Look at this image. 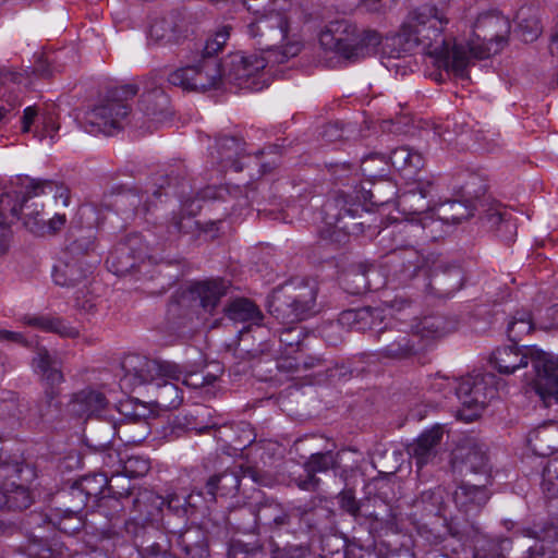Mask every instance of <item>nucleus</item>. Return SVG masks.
I'll return each instance as SVG.
<instances>
[{
    "instance_id": "nucleus-51",
    "label": "nucleus",
    "mask_w": 558,
    "mask_h": 558,
    "mask_svg": "<svg viewBox=\"0 0 558 558\" xmlns=\"http://www.w3.org/2000/svg\"><path fill=\"white\" fill-rule=\"evenodd\" d=\"M134 492L130 487L122 490L108 492L107 495L101 496L99 504L96 506L99 511L106 517L112 519L119 513L123 512L126 505H132V497Z\"/></svg>"
},
{
    "instance_id": "nucleus-5",
    "label": "nucleus",
    "mask_w": 558,
    "mask_h": 558,
    "mask_svg": "<svg viewBox=\"0 0 558 558\" xmlns=\"http://www.w3.org/2000/svg\"><path fill=\"white\" fill-rule=\"evenodd\" d=\"M145 259L156 263L159 266V272H162V267H177V272L172 276L173 281L183 275L182 258H169L159 254L158 248L149 247L138 233H131L117 243L107 257L106 265L109 271L122 277L142 272Z\"/></svg>"
},
{
    "instance_id": "nucleus-32",
    "label": "nucleus",
    "mask_w": 558,
    "mask_h": 558,
    "mask_svg": "<svg viewBox=\"0 0 558 558\" xmlns=\"http://www.w3.org/2000/svg\"><path fill=\"white\" fill-rule=\"evenodd\" d=\"M385 318L379 307L364 306L344 310L339 314L338 323L344 328L356 331H366L378 328Z\"/></svg>"
},
{
    "instance_id": "nucleus-27",
    "label": "nucleus",
    "mask_w": 558,
    "mask_h": 558,
    "mask_svg": "<svg viewBox=\"0 0 558 558\" xmlns=\"http://www.w3.org/2000/svg\"><path fill=\"white\" fill-rule=\"evenodd\" d=\"M110 408L105 393L92 387L73 393L66 405L68 413L77 418H101Z\"/></svg>"
},
{
    "instance_id": "nucleus-55",
    "label": "nucleus",
    "mask_w": 558,
    "mask_h": 558,
    "mask_svg": "<svg viewBox=\"0 0 558 558\" xmlns=\"http://www.w3.org/2000/svg\"><path fill=\"white\" fill-rule=\"evenodd\" d=\"M518 28L525 43L534 41L542 33L539 19L531 8H522L517 14Z\"/></svg>"
},
{
    "instance_id": "nucleus-35",
    "label": "nucleus",
    "mask_w": 558,
    "mask_h": 558,
    "mask_svg": "<svg viewBox=\"0 0 558 558\" xmlns=\"http://www.w3.org/2000/svg\"><path fill=\"white\" fill-rule=\"evenodd\" d=\"M245 143L235 136L223 135L216 142V150L218 156L214 157L222 169H231L240 172L244 168Z\"/></svg>"
},
{
    "instance_id": "nucleus-26",
    "label": "nucleus",
    "mask_w": 558,
    "mask_h": 558,
    "mask_svg": "<svg viewBox=\"0 0 558 558\" xmlns=\"http://www.w3.org/2000/svg\"><path fill=\"white\" fill-rule=\"evenodd\" d=\"M482 221L489 230L495 231L502 241L510 243L514 240L517 226L511 220V215L497 201L484 198L480 207H475Z\"/></svg>"
},
{
    "instance_id": "nucleus-34",
    "label": "nucleus",
    "mask_w": 558,
    "mask_h": 558,
    "mask_svg": "<svg viewBox=\"0 0 558 558\" xmlns=\"http://www.w3.org/2000/svg\"><path fill=\"white\" fill-rule=\"evenodd\" d=\"M442 427L439 424L424 432L415 442L408 447V452L415 461L417 470L433 461L437 453V446L442 437Z\"/></svg>"
},
{
    "instance_id": "nucleus-23",
    "label": "nucleus",
    "mask_w": 558,
    "mask_h": 558,
    "mask_svg": "<svg viewBox=\"0 0 558 558\" xmlns=\"http://www.w3.org/2000/svg\"><path fill=\"white\" fill-rule=\"evenodd\" d=\"M242 476H250L255 480V471L251 466L235 465L211 475L205 484L204 499L215 504L218 497L236 496Z\"/></svg>"
},
{
    "instance_id": "nucleus-62",
    "label": "nucleus",
    "mask_w": 558,
    "mask_h": 558,
    "mask_svg": "<svg viewBox=\"0 0 558 558\" xmlns=\"http://www.w3.org/2000/svg\"><path fill=\"white\" fill-rule=\"evenodd\" d=\"M172 378H163L157 387L160 389L159 399L160 404L165 408H178L182 401L183 396L181 389L171 383Z\"/></svg>"
},
{
    "instance_id": "nucleus-4",
    "label": "nucleus",
    "mask_w": 558,
    "mask_h": 558,
    "mask_svg": "<svg viewBox=\"0 0 558 558\" xmlns=\"http://www.w3.org/2000/svg\"><path fill=\"white\" fill-rule=\"evenodd\" d=\"M318 283L312 278L294 279L274 289L268 313L282 324H294L314 315Z\"/></svg>"
},
{
    "instance_id": "nucleus-17",
    "label": "nucleus",
    "mask_w": 558,
    "mask_h": 558,
    "mask_svg": "<svg viewBox=\"0 0 558 558\" xmlns=\"http://www.w3.org/2000/svg\"><path fill=\"white\" fill-rule=\"evenodd\" d=\"M451 463L461 475H477L481 481L492 484V464L484 444L475 439L463 441L453 450Z\"/></svg>"
},
{
    "instance_id": "nucleus-54",
    "label": "nucleus",
    "mask_w": 558,
    "mask_h": 558,
    "mask_svg": "<svg viewBox=\"0 0 558 558\" xmlns=\"http://www.w3.org/2000/svg\"><path fill=\"white\" fill-rule=\"evenodd\" d=\"M535 327L531 312L526 310L515 311L511 316L508 326L507 335L509 340L518 345L524 336H527Z\"/></svg>"
},
{
    "instance_id": "nucleus-43",
    "label": "nucleus",
    "mask_w": 558,
    "mask_h": 558,
    "mask_svg": "<svg viewBox=\"0 0 558 558\" xmlns=\"http://www.w3.org/2000/svg\"><path fill=\"white\" fill-rule=\"evenodd\" d=\"M114 473H119V470L112 472L111 480H108L107 473H95L81 477L76 483L80 489L83 490L88 501H93L94 506L99 504L101 496H105V492H111L113 489L112 481L116 478ZM119 480V476H117Z\"/></svg>"
},
{
    "instance_id": "nucleus-46",
    "label": "nucleus",
    "mask_w": 558,
    "mask_h": 558,
    "mask_svg": "<svg viewBox=\"0 0 558 558\" xmlns=\"http://www.w3.org/2000/svg\"><path fill=\"white\" fill-rule=\"evenodd\" d=\"M32 502L31 494L24 486L15 482L0 484V510H24Z\"/></svg>"
},
{
    "instance_id": "nucleus-29",
    "label": "nucleus",
    "mask_w": 558,
    "mask_h": 558,
    "mask_svg": "<svg viewBox=\"0 0 558 558\" xmlns=\"http://www.w3.org/2000/svg\"><path fill=\"white\" fill-rule=\"evenodd\" d=\"M488 485L485 481L480 484L461 482L453 494L456 506L468 515L480 513L490 498Z\"/></svg>"
},
{
    "instance_id": "nucleus-20",
    "label": "nucleus",
    "mask_w": 558,
    "mask_h": 558,
    "mask_svg": "<svg viewBox=\"0 0 558 558\" xmlns=\"http://www.w3.org/2000/svg\"><path fill=\"white\" fill-rule=\"evenodd\" d=\"M161 81L162 78L157 80L155 76L146 78L138 100V110L148 122L157 124L167 121L172 114L170 99L161 88Z\"/></svg>"
},
{
    "instance_id": "nucleus-6",
    "label": "nucleus",
    "mask_w": 558,
    "mask_h": 558,
    "mask_svg": "<svg viewBox=\"0 0 558 558\" xmlns=\"http://www.w3.org/2000/svg\"><path fill=\"white\" fill-rule=\"evenodd\" d=\"M326 50H333L344 59L355 61L376 51L381 36L374 29H359L348 20L332 21L319 35Z\"/></svg>"
},
{
    "instance_id": "nucleus-58",
    "label": "nucleus",
    "mask_w": 558,
    "mask_h": 558,
    "mask_svg": "<svg viewBox=\"0 0 558 558\" xmlns=\"http://www.w3.org/2000/svg\"><path fill=\"white\" fill-rule=\"evenodd\" d=\"M448 332L445 317L430 315L423 317L416 325L417 338H440Z\"/></svg>"
},
{
    "instance_id": "nucleus-38",
    "label": "nucleus",
    "mask_w": 558,
    "mask_h": 558,
    "mask_svg": "<svg viewBox=\"0 0 558 558\" xmlns=\"http://www.w3.org/2000/svg\"><path fill=\"white\" fill-rule=\"evenodd\" d=\"M177 544L187 558H209L206 533L199 526H191L177 535Z\"/></svg>"
},
{
    "instance_id": "nucleus-44",
    "label": "nucleus",
    "mask_w": 558,
    "mask_h": 558,
    "mask_svg": "<svg viewBox=\"0 0 558 558\" xmlns=\"http://www.w3.org/2000/svg\"><path fill=\"white\" fill-rule=\"evenodd\" d=\"M512 542L508 537H492L476 532L474 539L475 558H502L505 553L511 548Z\"/></svg>"
},
{
    "instance_id": "nucleus-10",
    "label": "nucleus",
    "mask_w": 558,
    "mask_h": 558,
    "mask_svg": "<svg viewBox=\"0 0 558 558\" xmlns=\"http://www.w3.org/2000/svg\"><path fill=\"white\" fill-rule=\"evenodd\" d=\"M364 211L367 209L344 193L333 195L322 206L323 219L329 228H332L325 232L329 233L331 239L336 235L338 242L350 235L362 234L365 227L362 220Z\"/></svg>"
},
{
    "instance_id": "nucleus-45",
    "label": "nucleus",
    "mask_w": 558,
    "mask_h": 558,
    "mask_svg": "<svg viewBox=\"0 0 558 558\" xmlns=\"http://www.w3.org/2000/svg\"><path fill=\"white\" fill-rule=\"evenodd\" d=\"M34 364L51 387L63 381L62 362L56 352H50L46 348H38Z\"/></svg>"
},
{
    "instance_id": "nucleus-50",
    "label": "nucleus",
    "mask_w": 558,
    "mask_h": 558,
    "mask_svg": "<svg viewBox=\"0 0 558 558\" xmlns=\"http://www.w3.org/2000/svg\"><path fill=\"white\" fill-rule=\"evenodd\" d=\"M433 183L430 181L418 180L414 186L408 190L401 196V204L409 207L412 214L424 213L429 207V202L426 199L430 196Z\"/></svg>"
},
{
    "instance_id": "nucleus-16",
    "label": "nucleus",
    "mask_w": 558,
    "mask_h": 558,
    "mask_svg": "<svg viewBox=\"0 0 558 558\" xmlns=\"http://www.w3.org/2000/svg\"><path fill=\"white\" fill-rule=\"evenodd\" d=\"M427 264V255L410 246L390 251L384 256L380 268L386 272L388 280L407 284L420 272L425 275Z\"/></svg>"
},
{
    "instance_id": "nucleus-24",
    "label": "nucleus",
    "mask_w": 558,
    "mask_h": 558,
    "mask_svg": "<svg viewBox=\"0 0 558 558\" xmlns=\"http://www.w3.org/2000/svg\"><path fill=\"white\" fill-rule=\"evenodd\" d=\"M125 531L132 536L142 558H153L170 548L167 535L153 524H140L135 520L125 522Z\"/></svg>"
},
{
    "instance_id": "nucleus-64",
    "label": "nucleus",
    "mask_w": 558,
    "mask_h": 558,
    "mask_svg": "<svg viewBox=\"0 0 558 558\" xmlns=\"http://www.w3.org/2000/svg\"><path fill=\"white\" fill-rule=\"evenodd\" d=\"M303 340V328L299 326L286 327L279 332V341L288 354L301 350Z\"/></svg>"
},
{
    "instance_id": "nucleus-57",
    "label": "nucleus",
    "mask_w": 558,
    "mask_h": 558,
    "mask_svg": "<svg viewBox=\"0 0 558 558\" xmlns=\"http://www.w3.org/2000/svg\"><path fill=\"white\" fill-rule=\"evenodd\" d=\"M60 496L65 502L64 513L80 514L89 502L76 481L63 488Z\"/></svg>"
},
{
    "instance_id": "nucleus-25",
    "label": "nucleus",
    "mask_w": 558,
    "mask_h": 558,
    "mask_svg": "<svg viewBox=\"0 0 558 558\" xmlns=\"http://www.w3.org/2000/svg\"><path fill=\"white\" fill-rule=\"evenodd\" d=\"M534 387L543 400L554 398L558 402V359L541 350H534Z\"/></svg>"
},
{
    "instance_id": "nucleus-33",
    "label": "nucleus",
    "mask_w": 558,
    "mask_h": 558,
    "mask_svg": "<svg viewBox=\"0 0 558 558\" xmlns=\"http://www.w3.org/2000/svg\"><path fill=\"white\" fill-rule=\"evenodd\" d=\"M93 263L63 256L59 265L54 266L52 277L61 287H76L93 272Z\"/></svg>"
},
{
    "instance_id": "nucleus-37",
    "label": "nucleus",
    "mask_w": 558,
    "mask_h": 558,
    "mask_svg": "<svg viewBox=\"0 0 558 558\" xmlns=\"http://www.w3.org/2000/svg\"><path fill=\"white\" fill-rule=\"evenodd\" d=\"M227 318L234 323H247L248 326L243 330H250L252 326L260 328V322L264 315L258 306L247 298L231 299L222 308Z\"/></svg>"
},
{
    "instance_id": "nucleus-15",
    "label": "nucleus",
    "mask_w": 558,
    "mask_h": 558,
    "mask_svg": "<svg viewBox=\"0 0 558 558\" xmlns=\"http://www.w3.org/2000/svg\"><path fill=\"white\" fill-rule=\"evenodd\" d=\"M123 377L120 380L122 388L133 389L134 387L155 384L160 385L163 378L179 379L181 372L177 364L148 359L141 354H128L121 361Z\"/></svg>"
},
{
    "instance_id": "nucleus-53",
    "label": "nucleus",
    "mask_w": 558,
    "mask_h": 558,
    "mask_svg": "<svg viewBox=\"0 0 558 558\" xmlns=\"http://www.w3.org/2000/svg\"><path fill=\"white\" fill-rule=\"evenodd\" d=\"M360 171L366 181L387 178L390 172L389 161L385 155L372 153L361 159Z\"/></svg>"
},
{
    "instance_id": "nucleus-22",
    "label": "nucleus",
    "mask_w": 558,
    "mask_h": 558,
    "mask_svg": "<svg viewBox=\"0 0 558 558\" xmlns=\"http://www.w3.org/2000/svg\"><path fill=\"white\" fill-rule=\"evenodd\" d=\"M155 184L157 187L154 190L153 195L156 197L173 195L181 201L183 207L187 205L192 207L195 203L193 198L194 190L187 178V170L182 163L170 166Z\"/></svg>"
},
{
    "instance_id": "nucleus-39",
    "label": "nucleus",
    "mask_w": 558,
    "mask_h": 558,
    "mask_svg": "<svg viewBox=\"0 0 558 558\" xmlns=\"http://www.w3.org/2000/svg\"><path fill=\"white\" fill-rule=\"evenodd\" d=\"M362 186V198L372 206L380 207L391 203L397 196V184L387 178L366 181Z\"/></svg>"
},
{
    "instance_id": "nucleus-40",
    "label": "nucleus",
    "mask_w": 558,
    "mask_h": 558,
    "mask_svg": "<svg viewBox=\"0 0 558 558\" xmlns=\"http://www.w3.org/2000/svg\"><path fill=\"white\" fill-rule=\"evenodd\" d=\"M389 166L408 178H412L418 173L424 167L425 159L417 150L411 149L408 146H400L391 150L389 158Z\"/></svg>"
},
{
    "instance_id": "nucleus-8",
    "label": "nucleus",
    "mask_w": 558,
    "mask_h": 558,
    "mask_svg": "<svg viewBox=\"0 0 558 558\" xmlns=\"http://www.w3.org/2000/svg\"><path fill=\"white\" fill-rule=\"evenodd\" d=\"M138 92L134 84H126L108 89L104 99L89 109L85 114L86 126L92 129L88 132H101L111 134L123 128L131 112L129 100Z\"/></svg>"
},
{
    "instance_id": "nucleus-7",
    "label": "nucleus",
    "mask_w": 558,
    "mask_h": 558,
    "mask_svg": "<svg viewBox=\"0 0 558 558\" xmlns=\"http://www.w3.org/2000/svg\"><path fill=\"white\" fill-rule=\"evenodd\" d=\"M231 287V282L223 278L195 281L171 296L168 314L185 317L191 313H198L199 310L213 314L220 300L229 294Z\"/></svg>"
},
{
    "instance_id": "nucleus-48",
    "label": "nucleus",
    "mask_w": 558,
    "mask_h": 558,
    "mask_svg": "<svg viewBox=\"0 0 558 558\" xmlns=\"http://www.w3.org/2000/svg\"><path fill=\"white\" fill-rule=\"evenodd\" d=\"M118 462L122 465V471L128 477H143L150 470V461L141 456H130L125 460L119 458L114 451H110L104 457V464L112 468Z\"/></svg>"
},
{
    "instance_id": "nucleus-13",
    "label": "nucleus",
    "mask_w": 558,
    "mask_h": 558,
    "mask_svg": "<svg viewBox=\"0 0 558 558\" xmlns=\"http://www.w3.org/2000/svg\"><path fill=\"white\" fill-rule=\"evenodd\" d=\"M102 222L98 217V208L93 205H86L78 210V221L73 222L69 228L64 255L78 260H88L93 266L99 262L96 254V229Z\"/></svg>"
},
{
    "instance_id": "nucleus-9",
    "label": "nucleus",
    "mask_w": 558,
    "mask_h": 558,
    "mask_svg": "<svg viewBox=\"0 0 558 558\" xmlns=\"http://www.w3.org/2000/svg\"><path fill=\"white\" fill-rule=\"evenodd\" d=\"M511 24L508 17L497 11L481 13L473 26V36L464 46L468 66L471 58L486 59L496 54L508 44Z\"/></svg>"
},
{
    "instance_id": "nucleus-28",
    "label": "nucleus",
    "mask_w": 558,
    "mask_h": 558,
    "mask_svg": "<svg viewBox=\"0 0 558 558\" xmlns=\"http://www.w3.org/2000/svg\"><path fill=\"white\" fill-rule=\"evenodd\" d=\"M342 282L347 292L360 295L379 289L384 283L373 263H360L352 266L343 276Z\"/></svg>"
},
{
    "instance_id": "nucleus-1",
    "label": "nucleus",
    "mask_w": 558,
    "mask_h": 558,
    "mask_svg": "<svg viewBox=\"0 0 558 558\" xmlns=\"http://www.w3.org/2000/svg\"><path fill=\"white\" fill-rule=\"evenodd\" d=\"M228 38L227 27L217 32L214 38L206 40L199 62L173 71L168 75V82L190 92H206L219 88L225 83L243 89H263L266 86V81L262 78L263 71L277 64L270 63L263 54L242 52L231 53L222 62L218 61L215 56L222 50Z\"/></svg>"
},
{
    "instance_id": "nucleus-12",
    "label": "nucleus",
    "mask_w": 558,
    "mask_h": 558,
    "mask_svg": "<svg viewBox=\"0 0 558 558\" xmlns=\"http://www.w3.org/2000/svg\"><path fill=\"white\" fill-rule=\"evenodd\" d=\"M35 196L29 186H27V191L21 202L19 201L17 192L0 190V255L4 254L9 247L5 226L14 218H17L21 210H24V225L32 233L36 235L46 234V215L41 210L32 208L28 205L29 199Z\"/></svg>"
},
{
    "instance_id": "nucleus-63",
    "label": "nucleus",
    "mask_w": 558,
    "mask_h": 558,
    "mask_svg": "<svg viewBox=\"0 0 558 558\" xmlns=\"http://www.w3.org/2000/svg\"><path fill=\"white\" fill-rule=\"evenodd\" d=\"M335 466L336 459L331 451L313 453L303 464L304 472H310L314 475L319 472H327Z\"/></svg>"
},
{
    "instance_id": "nucleus-14",
    "label": "nucleus",
    "mask_w": 558,
    "mask_h": 558,
    "mask_svg": "<svg viewBox=\"0 0 558 558\" xmlns=\"http://www.w3.org/2000/svg\"><path fill=\"white\" fill-rule=\"evenodd\" d=\"M427 260L425 292L428 295L448 299L463 288L466 276L460 260L434 253L427 255Z\"/></svg>"
},
{
    "instance_id": "nucleus-11",
    "label": "nucleus",
    "mask_w": 558,
    "mask_h": 558,
    "mask_svg": "<svg viewBox=\"0 0 558 558\" xmlns=\"http://www.w3.org/2000/svg\"><path fill=\"white\" fill-rule=\"evenodd\" d=\"M498 379L493 373L469 374L459 380L456 395L461 401L456 418H481L488 402L498 396Z\"/></svg>"
},
{
    "instance_id": "nucleus-21",
    "label": "nucleus",
    "mask_w": 558,
    "mask_h": 558,
    "mask_svg": "<svg viewBox=\"0 0 558 558\" xmlns=\"http://www.w3.org/2000/svg\"><path fill=\"white\" fill-rule=\"evenodd\" d=\"M194 213L185 215L183 211L173 213L166 225L157 227L156 235L160 242L154 247L158 248V253L163 252L166 247H171L178 243L183 236H190L194 240L201 232L198 221L194 218Z\"/></svg>"
},
{
    "instance_id": "nucleus-31",
    "label": "nucleus",
    "mask_w": 558,
    "mask_h": 558,
    "mask_svg": "<svg viewBox=\"0 0 558 558\" xmlns=\"http://www.w3.org/2000/svg\"><path fill=\"white\" fill-rule=\"evenodd\" d=\"M186 35V22L180 12H170L168 15L156 20L149 29L150 39L160 44L178 43Z\"/></svg>"
},
{
    "instance_id": "nucleus-18",
    "label": "nucleus",
    "mask_w": 558,
    "mask_h": 558,
    "mask_svg": "<svg viewBox=\"0 0 558 558\" xmlns=\"http://www.w3.org/2000/svg\"><path fill=\"white\" fill-rule=\"evenodd\" d=\"M376 338L380 345L378 350L380 359L409 360L417 355L421 349L416 335L398 328H379Z\"/></svg>"
},
{
    "instance_id": "nucleus-49",
    "label": "nucleus",
    "mask_w": 558,
    "mask_h": 558,
    "mask_svg": "<svg viewBox=\"0 0 558 558\" xmlns=\"http://www.w3.org/2000/svg\"><path fill=\"white\" fill-rule=\"evenodd\" d=\"M531 439H534V450L539 454H548L558 450V421H544L533 432Z\"/></svg>"
},
{
    "instance_id": "nucleus-2",
    "label": "nucleus",
    "mask_w": 558,
    "mask_h": 558,
    "mask_svg": "<svg viewBox=\"0 0 558 558\" xmlns=\"http://www.w3.org/2000/svg\"><path fill=\"white\" fill-rule=\"evenodd\" d=\"M448 20L441 9L424 4L413 10L397 33L386 36L383 54L399 59L422 46L426 56L434 59L438 68L452 72L457 77H468L465 49L446 40L442 31Z\"/></svg>"
},
{
    "instance_id": "nucleus-36",
    "label": "nucleus",
    "mask_w": 558,
    "mask_h": 558,
    "mask_svg": "<svg viewBox=\"0 0 558 558\" xmlns=\"http://www.w3.org/2000/svg\"><path fill=\"white\" fill-rule=\"evenodd\" d=\"M475 209L471 203L462 199H449L440 204L434 211L433 216L427 222L425 218L423 222V229H427L430 225L442 221L444 223H460L462 220H466L475 215Z\"/></svg>"
},
{
    "instance_id": "nucleus-59",
    "label": "nucleus",
    "mask_w": 558,
    "mask_h": 558,
    "mask_svg": "<svg viewBox=\"0 0 558 558\" xmlns=\"http://www.w3.org/2000/svg\"><path fill=\"white\" fill-rule=\"evenodd\" d=\"M28 186L32 189L33 195L38 196L48 190L50 193H53L57 199H61L64 206L70 204V190L62 183L51 180H32Z\"/></svg>"
},
{
    "instance_id": "nucleus-3",
    "label": "nucleus",
    "mask_w": 558,
    "mask_h": 558,
    "mask_svg": "<svg viewBox=\"0 0 558 558\" xmlns=\"http://www.w3.org/2000/svg\"><path fill=\"white\" fill-rule=\"evenodd\" d=\"M290 19L283 9H269L246 25L253 46L260 50L270 63L283 64L296 57L302 44L289 36Z\"/></svg>"
},
{
    "instance_id": "nucleus-42",
    "label": "nucleus",
    "mask_w": 558,
    "mask_h": 558,
    "mask_svg": "<svg viewBox=\"0 0 558 558\" xmlns=\"http://www.w3.org/2000/svg\"><path fill=\"white\" fill-rule=\"evenodd\" d=\"M266 187V182H259L255 185L245 186L226 185L218 190L217 197L233 202L232 208H243L250 206L254 202H257V196L265 192Z\"/></svg>"
},
{
    "instance_id": "nucleus-61",
    "label": "nucleus",
    "mask_w": 558,
    "mask_h": 558,
    "mask_svg": "<svg viewBox=\"0 0 558 558\" xmlns=\"http://www.w3.org/2000/svg\"><path fill=\"white\" fill-rule=\"evenodd\" d=\"M542 488L549 498L558 496V457L549 459L544 466Z\"/></svg>"
},
{
    "instance_id": "nucleus-56",
    "label": "nucleus",
    "mask_w": 558,
    "mask_h": 558,
    "mask_svg": "<svg viewBox=\"0 0 558 558\" xmlns=\"http://www.w3.org/2000/svg\"><path fill=\"white\" fill-rule=\"evenodd\" d=\"M166 501V513H162V522L167 525V527L170 526V517L178 518L181 523H186L187 519L191 514L190 508H189V500L184 499V496H179L178 494H169L167 497H165Z\"/></svg>"
},
{
    "instance_id": "nucleus-60",
    "label": "nucleus",
    "mask_w": 558,
    "mask_h": 558,
    "mask_svg": "<svg viewBox=\"0 0 558 558\" xmlns=\"http://www.w3.org/2000/svg\"><path fill=\"white\" fill-rule=\"evenodd\" d=\"M442 499V489L437 486L435 488L423 490L414 500V506L416 508H422L423 511L429 514H438Z\"/></svg>"
},
{
    "instance_id": "nucleus-19",
    "label": "nucleus",
    "mask_w": 558,
    "mask_h": 558,
    "mask_svg": "<svg viewBox=\"0 0 558 558\" xmlns=\"http://www.w3.org/2000/svg\"><path fill=\"white\" fill-rule=\"evenodd\" d=\"M98 214L102 210H113L124 220H131L136 217H146L151 207L148 199V191L144 193L137 190H122L117 194H105L101 202L96 205Z\"/></svg>"
},
{
    "instance_id": "nucleus-41",
    "label": "nucleus",
    "mask_w": 558,
    "mask_h": 558,
    "mask_svg": "<svg viewBox=\"0 0 558 558\" xmlns=\"http://www.w3.org/2000/svg\"><path fill=\"white\" fill-rule=\"evenodd\" d=\"M459 190L461 197L471 203L473 207H480V202L484 198H492L486 195L487 179L484 174L475 171H465L459 175Z\"/></svg>"
},
{
    "instance_id": "nucleus-52",
    "label": "nucleus",
    "mask_w": 558,
    "mask_h": 558,
    "mask_svg": "<svg viewBox=\"0 0 558 558\" xmlns=\"http://www.w3.org/2000/svg\"><path fill=\"white\" fill-rule=\"evenodd\" d=\"M24 322L33 327L39 328L44 331L54 332L65 338H76L78 330L69 325L64 319L53 316H26Z\"/></svg>"
},
{
    "instance_id": "nucleus-47",
    "label": "nucleus",
    "mask_w": 558,
    "mask_h": 558,
    "mask_svg": "<svg viewBox=\"0 0 558 558\" xmlns=\"http://www.w3.org/2000/svg\"><path fill=\"white\" fill-rule=\"evenodd\" d=\"M165 497L149 489H140L132 498V507L147 520L155 521L165 511Z\"/></svg>"
},
{
    "instance_id": "nucleus-30",
    "label": "nucleus",
    "mask_w": 558,
    "mask_h": 558,
    "mask_svg": "<svg viewBox=\"0 0 558 558\" xmlns=\"http://www.w3.org/2000/svg\"><path fill=\"white\" fill-rule=\"evenodd\" d=\"M534 350L537 349L532 345H522V349H520L512 343V345L496 349L492 354L490 361L499 373L509 375L520 367H525L529 359L533 363Z\"/></svg>"
}]
</instances>
